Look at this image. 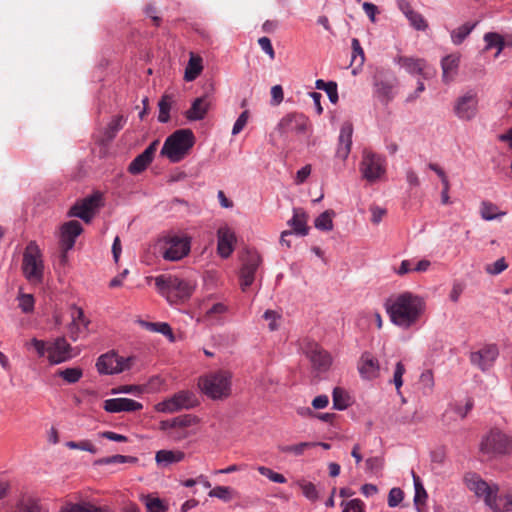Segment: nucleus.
I'll use <instances>...</instances> for the list:
<instances>
[{
	"mask_svg": "<svg viewBox=\"0 0 512 512\" xmlns=\"http://www.w3.org/2000/svg\"><path fill=\"white\" fill-rule=\"evenodd\" d=\"M385 308L392 323L407 329L420 319L425 310V302L417 295L404 292L388 299Z\"/></svg>",
	"mask_w": 512,
	"mask_h": 512,
	"instance_id": "obj_1",
	"label": "nucleus"
},
{
	"mask_svg": "<svg viewBox=\"0 0 512 512\" xmlns=\"http://www.w3.org/2000/svg\"><path fill=\"white\" fill-rule=\"evenodd\" d=\"M155 285L159 293L172 304L188 300L195 290L193 282L172 275L157 276Z\"/></svg>",
	"mask_w": 512,
	"mask_h": 512,
	"instance_id": "obj_2",
	"label": "nucleus"
},
{
	"mask_svg": "<svg viewBox=\"0 0 512 512\" xmlns=\"http://www.w3.org/2000/svg\"><path fill=\"white\" fill-rule=\"evenodd\" d=\"M232 374L227 370L210 372L199 379L201 391L213 400L227 398L231 394Z\"/></svg>",
	"mask_w": 512,
	"mask_h": 512,
	"instance_id": "obj_3",
	"label": "nucleus"
},
{
	"mask_svg": "<svg viewBox=\"0 0 512 512\" xmlns=\"http://www.w3.org/2000/svg\"><path fill=\"white\" fill-rule=\"evenodd\" d=\"M195 137L190 129H180L172 133L164 142L161 155L166 156L171 162L181 161L193 147Z\"/></svg>",
	"mask_w": 512,
	"mask_h": 512,
	"instance_id": "obj_4",
	"label": "nucleus"
},
{
	"mask_svg": "<svg viewBox=\"0 0 512 512\" xmlns=\"http://www.w3.org/2000/svg\"><path fill=\"white\" fill-rule=\"evenodd\" d=\"M22 271L30 283L37 284L43 281L44 263L42 253L35 241H30L24 250Z\"/></svg>",
	"mask_w": 512,
	"mask_h": 512,
	"instance_id": "obj_5",
	"label": "nucleus"
},
{
	"mask_svg": "<svg viewBox=\"0 0 512 512\" xmlns=\"http://www.w3.org/2000/svg\"><path fill=\"white\" fill-rule=\"evenodd\" d=\"M191 250V237L186 234H172L163 238L162 257L167 261H179Z\"/></svg>",
	"mask_w": 512,
	"mask_h": 512,
	"instance_id": "obj_6",
	"label": "nucleus"
},
{
	"mask_svg": "<svg viewBox=\"0 0 512 512\" xmlns=\"http://www.w3.org/2000/svg\"><path fill=\"white\" fill-rule=\"evenodd\" d=\"M199 404L196 395L188 390H181L170 398L155 405V410L161 413H175L183 409H191Z\"/></svg>",
	"mask_w": 512,
	"mask_h": 512,
	"instance_id": "obj_7",
	"label": "nucleus"
},
{
	"mask_svg": "<svg viewBox=\"0 0 512 512\" xmlns=\"http://www.w3.org/2000/svg\"><path fill=\"white\" fill-rule=\"evenodd\" d=\"M465 480L467 487L478 497H483L486 505L494 511L501 510L500 505L497 503L499 488L496 484L489 485L476 474L466 476Z\"/></svg>",
	"mask_w": 512,
	"mask_h": 512,
	"instance_id": "obj_8",
	"label": "nucleus"
},
{
	"mask_svg": "<svg viewBox=\"0 0 512 512\" xmlns=\"http://www.w3.org/2000/svg\"><path fill=\"white\" fill-rule=\"evenodd\" d=\"M480 450L489 456L512 453V438L499 430H491L482 440Z\"/></svg>",
	"mask_w": 512,
	"mask_h": 512,
	"instance_id": "obj_9",
	"label": "nucleus"
},
{
	"mask_svg": "<svg viewBox=\"0 0 512 512\" xmlns=\"http://www.w3.org/2000/svg\"><path fill=\"white\" fill-rule=\"evenodd\" d=\"M309 124L308 118L302 113H290L284 116L276 127V132L284 140L291 136L304 134Z\"/></svg>",
	"mask_w": 512,
	"mask_h": 512,
	"instance_id": "obj_10",
	"label": "nucleus"
},
{
	"mask_svg": "<svg viewBox=\"0 0 512 512\" xmlns=\"http://www.w3.org/2000/svg\"><path fill=\"white\" fill-rule=\"evenodd\" d=\"M102 205V195L98 192L77 201L69 210L70 217H78L89 223Z\"/></svg>",
	"mask_w": 512,
	"mask_h": 512,
	"instance_id": "obj_11",
	"label": "nucleus"
},
{
	"mask_svg": "<svg viewBox=\"0 0 512 512\" xmlns=\"http://www.w3.org/2000/svg\"><path fill=\"white\" fill-rule=\"evenodd\" d=\"M133 359L119 357L116 353L110 352L101 355L96 363L97 370L100 374H117L131 367Z\"/></svg>",
	"mask_w": 512,
	"mask_h": 512,
	"instance_id": "obj_12",
	"label": "nucleus"
},
{
	"mask_svg": "<svg viewBox=\"0 0 512 512\" xmlns=\"http://www.w3.org/2000/svg\"><path fill=\"white\" fill-rule=\"evenodd\" d=\"M360 171L363 178L367 181L375 182L385 173L384 160L381 156L365 150L360 164Z\"/></svg>",
	"mask_w": 512,
	"mask_h": 512,
	"instance_id": "obj_13",
	"label": "nucleus"
},
{
	"mask_svg": "<svg viewBox=\"0 0 512 512\" xmlns=\"http://www.w3.org/2000/svg\"><path fill=\"white\" fill-rule=\"evenodd\" d=\"M261 262L262 259L257 252L248 251L246 253L239 273L240 287L242 291H246L254 282L255 274Z\"/></svg>",
	"mask_w": 512,
	"mask_h": 512,
	"instance_id": "obj_14",
	"label": "nucleus"
},
{
	"mask_svg": "<svg viewBox=\"0 0 512 512\" xmlns=\"http://www.w3.org/2000/svg\"><path fill=\"white\" fill-rule=\"evenodd\" d=\"M312 367L320 372L327 371L332 363L330 354L316 342H307L303 348Z\"/></svg>",
	"mask_w": 512,
	"mask_h": 512,
	"instance_id": "obj_15",
	"label": "nucleus"
},
{
	"mask_svg": "<svg viewBox=\"0 0 512 512\" xmlns=\"http://www.w3.org/2000/svg\"><path fill=\"white\" fill-rule=\"evenodd\" d=\"M477 105V93L470 90L457 98L454 104V113L461 120H471L476 116Z\"/></svg>",
	"mask_w": 512,
	"mask_h": 512,
	"instance_id": "obj_16",
	"label": "nucleus"
},
{
	"mask_svg": "<svg viewBox=\"0 0 512 512\" xmlns=\"http://www.w3.org/2000/svg\"><path fill=\"white\" fill-rule=\"evenodd\" d=\"M499 355V350L495 344H489L482 349L472 352L470 361L482 371L491 368Z\"/></svg>",
	"mask_w": 512,
	"mask_h": 512,
	"instance_id": "obj_17",
	"label": "nucleus"
},
{
	"mask_svg": "<svg viewBox=\"0 0 512 512\" xmlns=\"http://www.w3.org/2000/svg\"><path fill=\"white\" fill-rule=\"evenodd\" d=\"M199 423V418L192 414H184L174 418L173 432H170V437L175 440H183L196 432L190 428Z\"/></svg>",
	"mask_w": 512,
	"mask_h": 512,
	"instance_id": "obj_18",
	"label": "nucleus"
},
{
	"mask_svg": "<svg viewBox=\"0 0 512 512\" xmlns=\"http://www.w3.org/2000/svg\"><path fill=\"white\" fill-rule=\"evenodd\" d=\"M72 347L64 337H58L47 347L50 364H60L72 358Z\"/></svg>",
	"mask_w": 512,
	"mask_h": 512,
	"instance_id": "obj_19",
	"label": "nucleus"
},
{
	"mask_svg": "<svg viewBox=\"0 0 512 512\" xmlns=\"http://www.w3.org/2000/svg\"><path fill=\"white\" fill-rule=\"evenodd\" d=\"M159 143L158 139L154 140L141 154L136 156L129 164L128 171L133 175L143 172L153 161Z\"/></svg>",
	"mask_w": 512,
	"mask_h": 512,
	"instance_id": "obj_20",
	"label": "nucleus"
},
{
	"mask_svg": "<svg viewBox=\"0 0 512 512\" xmlns=\"http://www.w3.org/2000/svg\"><path fill=\"white\" fill-rule=\"evenodd\" d=\"M395 62L411 75H420L424 79H427L431 76V73L427 69L428 65L424 59L408 56H398L395 59Z\"/></svg>",
	"mask_w": 512,
	"mask_h": 512,
	"instance_id": "obj_21",
	"label": "nucleus"
},
{
	"mask_svg": "<svg viewBox=\"0 0 512 512\" xmlns=\"http://www.w3.org/2000/svg\"><path fill=\"white\" fill-rule=\"evenodd\" d=\"M71 318L72 321L68 327L69 337L73 341H76L79 338L80 334L88 329L90 321L84 315V311L82 310V308L77 306H73L71 308Z\"/></svg>",
	"mask_w": 512,
	"mask_h": 512,
	"instance_id": "obj_22",
	"label": "nucleus"
},
{
	"mask_svg": "<svg viewBox=\"0 0 512 512\" xmlns=\"http://www.w3.org/2000/svg\"><path fill=\"white\" fill-rule=\"evenodd\" d=\"M103 408L109 413L133 412L143 408L140 402L129 398H112L104 401Z\"/></svg>",
	"mask_w": 512,
	"mask_h": 512,
	"instance_id": "obj_23",
	"label": "nucleus"
},
{
	"mask_svg": "<svg viewBox=\"0 0 512 512\" xmlns=\"http://www.w3.org/2000/svg\"><path fill=\"white\" fill-rule=\"evenodd\" d=\"M82 231L83 229L81 224L76 220L64 223L61 227V248H65L66 251L72 249L76 238L82 233Z\"/></svg>",
	"mask_w": 512,
	"mask_h": 512,
	"instance_id": "obj_24",
	"label": "nucleus"
},
{
	"mask_svg": "<svg viewBox=\"0 0 512 512\" xmlns=\"http://www.w3.org/2000/svg\"><path fill=\"white\" fill-rule=\"evenodd\" d=\"M217 251L223 258H228L233 250L236 242L234 232L227 226L221 227L217 231Z\"/></svg>",
	"mask_w": 512,
	"mask_h": 512,
	"instance_id": "obj_25",
	"label": "nucleus"
},
{
	"mask_svg": "<svg viewBox=\"0 0 512 512\" xmlns=\"http://www.w3.org/2000/svg\"><path fill=\"white\" fill-rule=\"evenodd\" d=\"M352 134H353V126L351 123L346 122L342 125L340 134H339V142L336 150V157L345 160L347 159L352 145Z\"/></svg>",
	"mask_w": 512,
	"mask_h": 512,
	"instance_id": "obj_26",
	"label": "nucleus"
},
{
	"mask_svg": "<svg viewBox=\"0 0 512 512\" xmlns=\"http://www.w3.org/2000/svg\"><path fill=\"white\" fill-rule=\"evenodd\" d=\"M358 370L363 378L374 379L379 375L378 360L370 353H364L360 358Z\"/></svg>",
	"mask_w": 512,
	"mask_h": 512,
	"instance_id": "obj_27",
	"label": "nucleus"
},
{
	"mask_svg": "<svg viewBox=\"0 0 512 512\" xmlns=\"http://www.w3.org/2000/svg\"><path fill=\"white\" fill-rule=\"evenodd\" d=\"M209 108L210 101L208 96L198 97L192 102L190 109L185 112V116L191 121L202 120L205 118Z\"/></svg>",
	"mask_w": 512,
	"mask_h": 512,
	"instance_id": "obj_28",
	"label": "nucleus"
},
{
	"mask_svg": "<svg viewBox=\"0 0 512 512\" xmlns=\"http://www.w3.org/2000/svg\"><path fill=\"white\" fill-rule=\"evenodd\" d=\"M185 458V453L181 450H159L156 452L155 461L160 467H168L169 465L179 463Z\"/></svg>",
	"mask_w": 512,
	"mask_h": 512,
	"instance_id": "obj_29",
	"label": "nucleus"
},
{
	"mask_svg": "<svg viewBox=\"0 0 512 512\" xmlns=\"http://www.w3.org/2000/svg\"><path fill=\"white\" fill-rule=\"evenodd\" d=\"M460 63V55L459 54H450L445 56L441 61L442 67V78L443 81L448 83L454 77L457 72Z\"/></svg>",
	"mask_w": 512,
	"mask_h": 512,
	"instance_id": "obj_30",
	"label": "nucleus"
},
{
	"mask_svg": "<svg viewBox=\"0 0 512 512\" xmlns=\"http://www.w3.org/2000/svg\"><path fill=\"white\" fill-rule=\"evenodd\" d=\"M14 512H48L39 500L31 495H23L17 502Z\"/></svg>",
	"mask_w": 512,
	"mask_h": 512,
	"instance_id": "obj_31",
	"label": "nucleus"
},
{
	"mask_svg": "<svg viewBox=\"0 0 512 512\" xmlns=\"http://www.w3.org/2000/svg\"><path fill=\"white\" fill-rule=\"evenodd\" d=\"M288 225H290L293 229V233L306 236L309 232V227L307 226V215L301 209H294L293 217L288 221Z\"/></svg>",
	"mask_w": 512,
	"mask_h": 512,
	"instance_id": "obj_32",
	"label": "nucleus"
},
{
	"mask_svg": "<svg viewBox=\"0 0 512 512\" xmlns=\"http://www.w3.org/2000/svg\"><path fill=\"white\" fill-rule=\"evenodd\" d=\"M202 62L203 60L199 55H196L194 53L190 54V58L184 73V79L187 82L194 81L201 74L203 70Z\"/></svg>",
	"mask_w": 512,
	"mask_h": 512,
	"instance_id": "obj_33",
	"label": "nucleus"
},
{
	"mask_svg": "<svg viewBox=\"0 0 512 512\" xmlns=\"http://www.w3.org/2000/svg\"><path fill=\"white\" fill-rule=\"evenodd\" d=\"M478 22L474 23H465L461 25L460 27L454 29L451 31V40L453 44L460 45L467 36L473 31V29L476 27Z\"/></svg>",
	"mask_w": 512,
	"mask_h": 512,
	"instance_id": "obj_34",
	"label": "nucleus"
},
{
	"mask_svg": "<svg viewBox=\"0 0 512 512\" xmlns=\"http://www.w3.org/2000/svg\"><path fill=\"white\" fill-rule=\"evenodd\" d=\"M333 407L337 410H345L350 405L349 394L340 387H336L332 393Z\"/></svg>",
	"mask_w": 512,
	"mask_h": 512,
	"instance_id": "obj_35",
	"label": "nucleus"
},
{
	"mask_svg": "<svg viewBox=\"0 0 512 512\" xmlns=\"http://www.w3.org/2000/svg\"><path fill=\"white\" fill-rule=\"evenodd\" d=\"M140 324L148 331L161 333L169 337L171 341L174 340L172 329L167 323L140 321Z\"/></svg>",
	"mask_w": 512,
	"mask_h": 512,
	"instance_id": "obj_36",
	"label": "nucleus"
},
{
	"mask_svg": "<svg viewBox=\"0 0 512 512\" xmlns=\"http://www.w3.org/2000/svg\"><path fill=\"white\" fill-rule=\"evenodd\" d=\"M315 446L316 442H301L294 445H280L278 446V450L281 453L301 456L307 449H310Z\"/></svg>",
	"mask_w": 512,
	"mask_h": 512,
	"instance_id": "obj_37",
	"label": "nucleus"
},
{
	"mask_svg": "<svg viewBox=\"0 0 512 512\" xmlns=\"http://www.w3.org/2000/svg\"><path fill=\"white\" fill-rule=\"evenodd\" d=\"M56 375L62 378L66 383L74 384L83 376V370L79 367L59 369L57 370Z\"/></svg>",
	"mask_w": 512,
	"mask_h": 512,
	"instance_id": "obj_38",
	"label": "nucleus"
},
{
	"mask_svg": "<svg viewBox=\"0 0 512 512\" xmlns=\"http://www.w3.org/2000/svg\"><path fill=\"white\" fill-rule=\"evenodd\" d=\"M334 216L335 212L333 210L324 211L315 219V227L322 231H331L333 229Z\"/></svg>",
	"mask_w": 512,
	"mask_h": 512,
	"instance_id": "obj_39",
	"label": "nucleus"
},
{
	"mask_svg": "<svg viewBox=\"0 0 512 512\" xmlns=\"http://www.w3.org/2000/svg\"><path fill=\"white\" fill-rule=\"evenodd\" d=\"M480 214L484 220L491 221L497 217L505 215V212H499L498 207L495 204L489 201H483L480 207Z\"/></svg>",
	"mask_w": 512,
	"mask_h": 512,
	"instance_id": "obj_40",
	"label": "nucleus"
},
{
	"mask_svg": "<svg viewBox=\"0 0 512 512\" xmlns=\"http://www.w3.org/2000/svg\"><path fill=\"white\" fill-rule=\"evenodd\" d=\"M125 122L126 119L122 115L115 116L105 130V138L109 141L112 140L118 131L123 128Z\"/></svg>",
	"mask_w": 512,
	"mask_h": 512,
	"instance_id": "obj_41",
	"label": "nucleus"
},
{
	"mask_svg": "<svg viewBox=\"0 0 512 512\" xmlns=\"http://www.w3.org/2000/svg\"><path fill=\"white\" fill-rule=\"evenodd\" d=\"M316 88L320 90H324L327 93L330 101L332 103H337L338 101V92H337V84L335 82H325L322 79H319L315 83Z\"/></svg>",
	"mask_w": 512,
	"mask_h": 512,
	"instance_id": "obj_42",
	"label": "nucleus"
},
{
	"mask_svg": "<svg viewBox=\"0 0 512 512\" xmlns=\"http://www.w3.org/2000/svg\"><path fill=\"white\" fill-rule=\"evenodd\" d=\"M484 41L486 42V49L497 48L496 55H498L505 46L503 37L494 32L486 33L484 35Z\"/></svg>",
	"mask_w": 512,
	"mask_h": 512,
	"instance_id": "obj_43",
	"label": "nucleus"
},
{
	"mask_svg": "<svg viewBox=\"0 0 512 512\" xmlns=\"http://www.w3.org/2000/svg\"><path fill=\"white\" fill-rule=\"evenodd\" d=\"M159 115L158 120L161 123H166L170 119V108H171V97L168 95H164L159 101Z\"/></svg>",
	"mask_w": 512,
	"mask_h": 512,
	"instance_id": "obj_44",
	"label": "nucleus"
},
{
	"mask_svg": "<svg viewBox=\"0 0 512 512\" xmlns=\"http://www.w3.org/2000/svg\"><path fill=\"white\" fill-rule=\"evenodd\" d=\"M60 512H103V510L90 503H82L66 505Z\"/></svg>",
	"mask_w": 512,
	"mask_h": 512,
	"instance_id": "obj_45",
	"label": "nucleus"
},
{
	"mask_svg": "<svg viewBox=\"0 0 512 512\" xmlns=\"http://www.w3.org/2000/svg\"><path fill=\"white\" fill-rule=\"evenodd\" d=\"M297 484L301 488L303 495L310 501L314 502L319 498L318 490L312 482L300 480Z\"/></svg>",
	"mask_w": 512,
	"mask_h": 512,
	"instance_id": "obj_46",
	"label": "nucleus"
},
{
	"mask_svg": "<svg viewBox=\"0 0 512 512\" xmlns=\"http://www.w3.org/2000/svg\"><path fill=\"white\" fill-rule=\"evenodd\" d=\"M414 486H415V495H414V504L416 506L423 504L427 498V492L424 489L423 485L420 482V478L412 472Z\"/></svg>",
	"mask_w": 512,
	"mask_h": 512,
	"instance_id": "obj_47",
	"label": "nucleus"
},
{
	"mask_svg": "<svg viewBox=\"0 0 512 512\" xmlns=\"http://www.w3.org/2000/svg\"><path fill=\"white\" fill-rule=\"evenodd\" d=\"M147 512H166L167 506L157 497L147 496L145 498Z\"/></svg>",
	"mask_w": 512,
	"mask_h": 512,
	"instance_id": "obj_48",
	"label": "nucleus"
},
{
	"mask_svg": "<svg viewBox=\"0 0 512 512\" xmlns=\"http://www.w3.org/2000/svg\"><path fill=\"white\" fill-rule=\"evenodd\" d=\"M227 310L228 308L225 304L215 303L205 311L204 318L208 320L219 319Z\"/></svg>",
	"mask_w": 512,
	"mask_h": 512,
	"instance_id": "obj_49",
	"label": "nucleus"
},
{
	"mask_svg": "<svg viewBox=\"0 0 512 512\" xmlns=\"http://www.w3.org/2000/svg\"><path fill=\"white\" fill-rule=\"evenodd\" d=\"M406 372L405 366L401 361H398L395 365L392 382L395 385L397 393L401 395V387L403 385V375Z\"/></svg>",
	"mask_w": 512,
	"mask_h": 512,
	"instance_id": "obj_50",
	"label": "nucleus"
},
{
	"mask_svg": "<svg viewBox=\"0 0 512 512\" xmlns=\"http://www.w3.org/2000/svg\"><path fill=\"white\" fill-rule=\"evenodd\" d=\"M231 493L232 489L228 486H216L209 491V496L228 502L232 499Z\"/></svg>",
	"mask_w": 512,
	"mask_h": 512,
	"instance_id": "obj_51",
	"label": "nucleus"
},
{
	"mask_svg": "<svg viewBox=\"0 0 512 512\" xmlns=\"http://www.w3.org/2000/svg\"><path fill=\"white\" fill-rule=\"evenodd\" d=\"M352 45V60L353 62H358V66H362L365 60V54L361 47V44L357 38H353L351 41Z\"/></svg>",
	"mask_w": 512,
	"mask_h": 512,
	"instance_id": "obj_52",
	"label": "nucleus"
},
{
	"mask_svg": "<svg viewBox=\"0 0 512 512\" xmlns=\"http://www.w3.org/2000/svg\"><path fill=\"white\" fill-rule=\"evenodd\" d=\"M257 470L261 475L267 477L269 480H271L274 483L282 484V483H286V481H287V479L284 477V475L277 473L268 467L258 466Z\"/></svg>",
	"mask_w": 512,
	"mask_h": 512,
	"instance_id": "obj_53",
	"label": "nucleus"
},
{
	"mask_svg": "<svg viewBox=\"0 0 512 512\" xmlns=\"http://www.w3.org/2000/svg\"><path fill=\"white\" fill-rule=\"evenodd\" d=\"M341 506L343 507L342 512H365V504L358 498L347 502L343 501Z\"/></svg>",
	"mask_w": 512,
	"mask_h": 512,
	"instance_id": "obj_54",
	"label": "nucleus"
},
{
	"mask_svg": "<svg viewBox=\"0 0 512 512\" xmlns=\"http://www.w3.org/2000/svg\"><path fill=\"white\" fill-rule=\"evenodd\" d=\"M66 446L69 449H79V450H83V451H88L92 454H95L97 452V448L89 440H83V441H79V442L69 441L66 443Z\"/></svg>",
	"mask_w": 512,
	"mask_h": 512,
	"instance_id": "obj_55",
	"label": "nucleus"
},
{
	"mask_svg": "<svg viewBox=\"0 0 512 512\" xmlns=\"http://www.w3.org/2000/svg\"><path fill=\"white\" fill-rule=\"evenodd\" d=\"M410 25L416 30L425 31L428 28V23L422 14L414 11L408 18Z\"/></svg>",
	"mask_w": 512,
	"mask_h": 512,
	"instance_id": "obj_56",
	"label": "nucleus"
},
{
	"mask_svg": "<svg viewBox=\"0 0 512 512\" xmlns=\"http://www.w3.org/2000/svg\"><path fill=\"white\" fill-rule=\"evenodd\" d=\"M403 498L404 492L400 488H392L388 494V506L391 508L398 506L402 502Z\"/></svg>",
	"mask_w": 512,
	"mask_h": 512,
	"instance_id": "obj_57",
	"label": "nucleus"
},
{
	"mask_svg": "<svg viewBox=\"0 0 512 512\" xmlns=\"http://www.w3.org/2000/svg\"><path fill=\"white\" fill-rule=\"evenodd\" d=\"M508 268V264L505 261V258L502 257L495 261L493 264H489L485 267V270L488 274L491 275H499L504 270Z\"/></svg>",
	"mask_w": 512,
	"mask_h": 512,
	"instance_id": "obj_58",
	"label": "nucleus"
},
{
	"mask_svg": "<svg viewBox=\"0 0 512 512\" xmlns=\"http://www.w3.org/2000/svg\"><path fill=\"white\" fill-rule=\"evenodd\" d=\"M263 318L269 321L268 327L271 331H275L279 328V320L281 319V315L273 310H266Z\"/></svg>",
	"mask_w": 512,
	"mask_h": 512,
	"instance_id": "obj_59",
	"label": "nucleus"
},
{
	"mask_svg": "<svg viewBox=\"0 0 512 512\" xmlns=\"http://www.w3.org/2000/svg\"><path fill=\"white\" fill-rule=\"evenodd\" d=\"M101 462L104 464H116V463L122 464V463H128V462L135 463V462H137V458L133 457V456L113 455V456L104 458L103 460H101Z\"/></svg>",
	"mask_w": 512,
	"mask_h": 512,
	"instance_id": "obj_60",
	"label": "nucleus"
},
{
	"mask_svg": "<svg viewBox=\"0 0 512 512\" xmlns=\"http://www.w3.org/2000/svg\"><path fill=\"white\" fill-rule=\"evenodd\" d=\"M19 307L24 313L32 312L34 308L33 296L31 294H22L19 297Z\"/></svg>",
	"mask_w": 512,
	"mask_h": 512,
	"instance_id": "obj_61",
	"label": "nucleus"
},
{
	"mask_svg": "<svg viewBox=\"0 0 512 512\" xmlns=\"http://www.w3.org/2000/svg\"><path fill=\"white\" fill-rule=\"evenodd\" d=\"M249 119V112L247 110L243 111L240 116L237 118L236 122L233 125L232 134H239L243 128L246 126Z\"/></svg>",
	"mask_w": 512,
	"mask_h": 512,
	"instance_id": "obj_62",
	"label": "nucleus"
},
{
	"mask_svg": "<svg viewBox=\"0 0 512 512\" xmlns=\"http://www.w3.org/2000/svg\"><path fill=\"white\" fill-rule=\"evenodd\" d=\"M370 212H371V221L374 224H379L382 221L383 217L387 213L385 208L380 207L378 205H372L370 207Z\"/></svg>",
	"mask_w": 512,
	"mask_h": 512,
	"instance_id": "obj_63",
	"label": "nucleus"
},
{
	"mask_svg": "<svg viewBox=\"0 0 512 512\" xmlns=\"http://www.w3.org/2000/svg\"><path fill=\"white\" fill-rule=\"evenodd\" d=\"M258 44L261 49L269 56L270 59L275 58V51L272 46L271 40L268 37H261L258 39Z\"/></svg>",
	"mask_w": 512,
	"mask_h": 512,
	"instance_id": "obj_64",
	"label": "nucleus"
}]
</instances>
